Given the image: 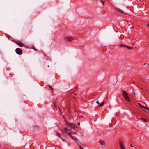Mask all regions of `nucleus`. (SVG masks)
<instances>
[{
	"label": "nucleus",
	"instance_id": "f257e3e1",
	"mask_svg": "<svg viewBox=\"0 0 149 149\" xmlns=\"http://www.w3.org/2000/svg\"><path fill=\"white\" fill-rule=\"evenodd\" d=\"M74 39V37L72 36H66L64 37V40L67 41H70L73 40Z\"/></svg>",
	"mask_w": 149,
	"mask_h": 149
},
{
	"label": "nucleus",
	"instance_id": "f03ea898",
	"mask_svg": "<svg viewBox=\"0 0 149 149\" xmlns=\"http://www.w3.org/2000/svg\"><path fill=\"white\" fill-rule=\"evenodd\" d=\"M16 53L19 55H21L22 54V50L19 48H17L15 50Z\"/></svg>",
	"mask_w": 149,
	"mask_h": 149
},
{
	"label": "nucleus",
	"instance_id": "7ed1b4c3",
	"mask_svg": "<svg viewBox=\"0 0 149 149\" xmlns=\"http://www.w3.org/2000/svg\"><path fill=\"white\" fill-rule=\"evenodd\" d=\"M119 47H123L124 48H127L129 49H132V47H128L123 45H119Z\"/></svg>",
	"mask_w": 149,
	"mask_h": 149
},
{
	"label": "nucleus",
	"instance_id": "20e7f679",
	"mask_svg": "<svg viewBox=\"0 0 149 149\" xmlns=\"http://www.w3.org/2000/svg\"><path fill=\"white\" fill-rule=\"evenodd\" d=\"M119 143L120 149H125L122 141L119 142Z\"/></svg>",
	"mask_w": 149,
	"mask_h": 149
},
{
	"label": "nucleus",
	"instance_id": "39448f33",
	"mask_svg": "<svg viewBox=\"0 0 149 149\" xmlns=\"http://www.w3.org/2000/svg\"><path fill=\"white\" fill-rule=\"evenodd\" d=\"M16 44L17 45L21 47L24 46L23 43L19 41H17L16 42Z\"/></svg>",
	"mask_w": 149,
	"mask_h": 149
},
{
	"label": "nucleus",
	"instance_id": "423d86ee",
	"mask_svg": "<svg viewBox=\"0 0 149 149\" xmlns=\"http://www.w3.org/2000/svg\"><path fill=\"white\" fill-rule=\"evenodd\" d=\"M71 134L72 133H71L70 132H68V134L70 136V137H71L72 139L76 141L77 140V139L76 138L72 136Z\"/></svg>",
	"mask_w": 149,
	"mask_h": 149
},
{
	"label": "nucleus",
	"instance_id": "0eeeda50",
	"mask_svg": "<svg viewBox=\"0 0 149 149\" xmlns=\"http://www.w3.org/2000/svg\"><path fill=\"white\" fill-rule=\"evenodd\" d=\"M124 97L125 100H126L128 102H130V98L128 96V94L127 95H125Z\"/></svg>",
	"mask_w": 149,
	"mask_h": 149
},
{
	"label": "nucleus",
	"instance_id": "6e6552de",
	"mask_svg": "<svg viewBox=\"0 0 149 149\" xmlns=\"http://www.w3.org/2000/svg\"><path fill=\"white\" fill-rule=\"evenodd\" d=\"M122 95L123 97H124L125 95H127V92L124 90H122Z\"/></svg>",
	"mask_w": 149,
	"mask_h": 149
},
{
	"label": "nucleus",
	"instance_id": "1a4fd4ad",
	"mask_svg": "<svg viewBox=\"0 0 149 149\" xmlns=\"http://www.w3.org/2000/svg\"><path fill=\"white\" fill-rule=\"evenodd\" d=\"M101 145H104L105 144V142L101 140H100L99 141Z\"/></svg>",
	"mask_w": 149,
	"mask_h": 149
},
{
	"label": "nucleus",
	"instance_id": "9d476101",
	"mask_svg": "<svg viewBox=\"0 0 149 149\" xmlns=\"http://www.w3.org/2000/svg\"><path fill=\"white\" fill-rule=\"evenodd\" d=\"M65 122L67 123V125H68L71 126L72 125V123L68 122L67 120H65Z\"/></svg>",
	"mask_w": 149,
	"mask_h": 149
},
{
	"label": "nucleus",
	"instance_id": "9b49d317",
	"mask_svg": "<svg viewBox=\"0 0 149 149\" xmlns=\"http://www.w3.org/2000/svg\"><path fill=\"white\" fill-rule=\"evenodd\" d=\"M143 108H144L148 110L149 111V109L147 107L144 106H143Z\"/></svg>",
	"mask_w": 149,
	"mask_h": 149
},
{
	"label": "nucleus",
	"instance_id": "f8f14e48",
	"mask_svg": "<svg viewBox=\"0 0 149 149\" xmlns=\"http://www.w3.org/2000/svg\"><path fill=\"white\" fill-rule=\"evenodd\" d=\"M71 126V128H75V125L73 124H72V125Z\"/></svg>",
	"mask_w": 149,
	"mask_h": 149
},
{
	"label": "nucleus",
	"instance_id": "ddd939ff",
	"mask_svg": "<svg viewBox=\"0 0 149 149\" xmlns=\"http://www.w3.org/2000/svg\"><path fill=\"white\" fill-rule=\"evenodd\" d=\"M64 130L65 131H66V132H67V130H69L70 131V130L68 129L67 128H66V127L64 128Z\"/></svg>",
	"mask_w": 149,
	"mask_h": 149
},
{
	"label": "nucleus",
	"instance_id": "4468645a",
	"mask_svg": "<svg viewBox=\"0 0 149 149\" xmlns=\"http://www.w3.org/2000/svg\"><path fill=\"white\" fill-rule=\"evenodd\" d=\"M104 104V102H103L102 103L99 104L100 106V107H102Z\"/></svg>",
	"mask_w": 149,
	"mask_h": 149
},
{
	"label": "nucleus",
	"instance_id": "2eb2a0df",
	"mask_svg": "<svg viewBox=\"0 0 149 149\" xmlns=\"http://www.w3.org/2000/svg\"><path fill=\"white\" fill-rule=\"evenodd\" d=\"M117 10L119 11H120V12H121V13H124L120 9H117Z\"/></svg>",
	"mask_w": 149,
	"mask_h": 149
},
{
	"label": "nucleus",
	"instance_id": "dca6fc26",
	"mask_svg": "<svg viewBox=\"0 0 149 149\" xmlns=\"http://www.w3.org/2000/svg\"><path fill=\"white\" fill-rule=\"evenodd\" d=\"M138 104L140 106H141V107L142 108H143V105H141V104L140 103H138Z\"/></svg>",
	"mask_w": 149,
	"mask_h": 149
},
{
	"label": "nucleus",
	"instance_id": "f3484780",
	"mask_svg": "<svg viewBox=\"0 0 149 149\" xmlns=\"http://www.w3.org/2000/svg\"><path fill=\"white\" fill-rule=\"evenodd\" d=\"M101 3H102L103 5L104 4V1H103V0H101L100 1Z\"/></svg>",
	"mask_w": 149,
	"mask_h": 149
},
{
	"label": "nucleus",
	"instance_id": "a211bd4d",
	"mask_svg": "<svg viewBox=\"0 0 149 149\" xmlns=\"http://www.w3.org/2000/svg\"><path fill=\"white\" fill-rule=\"evenodd\" d=\"M49 88H51V90H52V91L53 90V88H52V86H49Z\"/></svg>",
	"mask_w": 149,
	"mask_h": 149
},
{
	"label": "nucleus",
	"instance_id": "6ab92c4d",
	"mask_svg": "<svg viewBox=\"0 0 149 149\" xmlns=\"http://www.w3.org/2000/svg\"><path fill=\"white\" fill-rule=\"evenodd\" d=\"M58 134V136L59 137H61V135L58 133H57Z\"/></svg>",
	"mask_w": 149,
	"mask_h": 149
},
{
	"label": "nucleus",
	"instance_id": "aec40b11",
	"mask_svg": "<svg viewBox=\"0 0 149 149\" xmlns=\"http://www.w3.org/2000/svg\"><path fill=\"white\" fill-rule=\"evenodd\" d=\"M142 119L143 120L145 121V122H147V121L146 120V119H144V118H142Z\"/></svg>",
	"mask_w": 149,
	"mask_h": 149
},
{
	"label": "nucleus",
	"instance_id": "412c9836",
	"mask_svg": "<svg viewBox=\"0 0 149 149\" xmlns=\"http://www.w3.org/2000/svg\"><path fill=\"white\" fill-rule=\"evenodd\" d=\"M96 103L97 104H100V103H99V102L98 101H97L96 102Z\"/></svg>",
	"mask_w": 149,
	"mask_h": 149
},
{
	"label": "nucleus",
	"instance_id": "4be33fe9",
	"mask_svg": "<svg viewBox=\"0 0 149 149\" xmlns=\"http://www.w3.org/2000/svg\"><path fill=\"white\" fill-rule=\"evenodd\" d=\"M63 118L64 120L65 121V120H66V119H65L64 115L63 116Z\"/></svg>",
	"mask_w": 149,
	"mask_h": 149
},
{
	"label": "nucleus",
	"instance_id": "5701e85b",
	"mask_svg": "<svg viewBox=\"0 0 149 149\" xmlns=\"http://www.w3.org/2000/svg\"><path fill=\"white\" fill-rule=\"evenodd\" d=\"M79 147L80 149H83V148L81 147V146H79Z\"/></svg>",
	"mask_w": 149,
	"mask_h": 149
},
{
	"label": "nucleus",
	"instance_id": "b1692460",
	"mask_svg": "<svg viewBox=\"0 0 149 149\" xmlns=\"http://www.w3.org/2000/svg\"><path fill=\"white\" fill-rule=\"evenodd\" d=\"M54 105L55 107H57V105L56 104H55V103L54 104Z\"/></svg>",
	"mask_w": 149,
	"mask_h": 149
},
{
	"label": "nucleus",
	"instance_id": "393cba45",
	"mask_svg": "<svg viewBox=\"0 0 149 149\" xmlns=\"http://www.w3.org/2000/svg\"><path fill=\"white\" fill-rule=\"evenodd\" d=\"M72 133V134H77V133H76V132H73V133Z\"/></svg>",
	"mask_w": 149,
	"mask_h": 149
},
{
	"label": "nucleus",
	"instance_id": "a878e982",
	"mask_svg": "<svg viewBox=\"0 0 149 149\" xmlns=\"http://www.w3.org/2000/svg\"><path fill=\"white\" fill-rule=\"evenodd\" d=\"M80 123H78L77 125H80Z\"/></svg>",
	"mask_w": 149,
	"mask_h": 149
},
{
	"label": "nucleus",
	"instance_id": "bb28decb",
	"mask_svg": "<svg viewBox=\"0 0 149 149\" xmlns=\"http://www.w3.org/2000/svg\"><path fill=\"white\" fill-rule=\"evenodd\" d=\"M75 127L76 128H78V127L75 125Z\"/></svg>",
	"mask_w": 149,
	"mask_h": 149
},
{
	"label": "nucleus",
	"instance_id": "cd10ccee",
	"mask_svg": "<svg viewBox=\"0 0 149 149\" xmlns=\"http://www.w3.org/2000/svg\"><path fill=\"white\" fill-rule=\"evenodd\" d=\"M147 25H148V27H149V24H147Z\"/></svg>",
	"mask_w": 149,
	"mask_h": 149
},
{
	"label": "nucleus",
	"instance_id": "c85d7f7f",
	"mask_svg": "<svg viewBox=\"0 0 149 149\" xmlns=\"http://www.w3.org/2000/svg\"><path fill=\"white\" fill-rule=\"evenodd\" d=\"M59 110H60V111H61L60 108L59 107Z\"/></svg>",
	"mask_w": 149,
	"mask_h": 149
},
{
	"label": "nucleus",
	"instance_id": "c756f323",
	"mask_svg": "<svg viewBox=\"0 0 149 149\" xmlns=\"http://www.w3.org/2000/svg\"><path fill=\"white\" fill-rule=\"evenodd\" d=\"M130 146H131V147H133V146H132V145H130Z\"/></svg>",
	"mask_w": 149,
	"mask_h": 149
},
{
	"label": "nucleus",
	"instance_id": "7c9ffc66",
	"mask_svg": "<svg viewBox=\"0 0 149 149\" xmlns=\"http://www.w3.org/2000/svg\"><path fill=\"white\" fill-rule=\"evenodd\" d=\"M60 112L62 113V112H61V111H60Z\"/></svg>",
	"mask_w": 149,
	"mask_h": 149
},
{
	"label": "nucleus",
	"instance_id": "2f4dec72",
	"mask_svg": "<svg viewBox=\"0 0 149 149\" xmlns=\"http://www.w3.org/2000/svg\"><path fill=\"white\" fill-rule=\"evenodd\" d=\"M120 140H121V139H119V141H120Z\"/></svg>",
	"mask_w": 149,
	"mask_h": 149
},
{
	"label": "nucleus",
	"instance_id": "473e14b6",
	"mask_svg": "<svg viewBox=\"0 0 149 149\" xmlns=\"http://www.w3.org/2000/svg\"><path fill=\"white\" fill-rule=\"evenodd\" d=\"M34 50H36L34 49Z\"/></svg>",
	"mask_w": 149,
	"mask_h": 149
}]
</instances>
